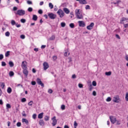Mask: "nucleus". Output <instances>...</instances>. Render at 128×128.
<instances>
[{"label": "nucleus", "instance_id": "1", "mask_svg": "<svg viewBox=\"0 0 128 128\" xmlns=\"http://www.w3.org/2000/svg\"><path fill=\"white\" fill-rule=\"evenodd\" d=\"M120 24H124V28H128V18H123L120 20Z\"/></svg>", "mask_w": 128, "mask_h": 128}, {"label": "nucleus", "instance_id": "2", "mask_svg": "<svg viewBox=\"0 0 128 128\" xmlns=\"http://www.w3.org/2000/svg\"><path fill=\"white\" fill-rule=\"evenodd\" d=\"M75 12L77 18H78L79 20H82V18H84L82 14H80V9H76L75 10Z\"/></svg>", "mask_w": 128, "mask_h": 128}, {"label": "nucleus", "instance_id": "3", "mask_svg": "<svg viewBox=\"0 0 128 128\" xmlns=\"http://www.w3.org/2000/svg\"><path fill=\"white\" fill-rule=\"evenodd\" d=\"M57 14L60 16V18H61L64 16V12L61 9H60L57 12Z\"/></svg>", "mask_w": 128, "mask_h": 128}, {"label": "nucleus", "instance_id": "4", "mask_svg": "<svg viewBox=\"0 0 128 128\" xmlns=\"http://www.w3.org/2000/svg\"><path fill=\"white\" fill-rule=\"evenodd\" d=\"M112 101L114 102L118 103L120 102V98L118 96H116L113 98Z\"/></svg>", "mask_w": 128, "mask_h": 128}, {"label": "nucleus", "instance_id": "5", "mask_svg": "<svg viewBox=\"0 0 128 128\" xmlns=\"http://www.w3.org/2000/svg\"><path fill=\"white\" fill-rule=\"evenodd\" d=\"M17 14H18V16H24V14H26V11L22 10H18L17 11Z\"/></svg>", "mask_w": 128, "mask_h": 128}, {"label": "nucleus", "instance_id": "6", "mask_svg": "<svg viewBox=\"0 0 128 128\" xmlns=\"http://www.w3.org/2000/svg\"><path fill=\"white\" fill-rule=\"evenodd\" d=\"M36 82L38 84L41 86L42 88L44 87V83H42V80L40 78H37Z\"/></svg>", "mask_w": 128, "mask_h": 128}, {"label": "nucleus", "instance_id": "7", "mask_svg": "<svg viewBox=\"0 0 128 128\" xmlns=\"http://www.w3.org/2000/svg\"><path fill=\"white\" fill-rule=\"evenodd\" d=\"M110 118L112 124H116V117L114 116H110Z\"/></svg>", "mask_w": 128, "mask_h": 128}, {"label": "nucleus", "instance_id": "8", "mask_svg": "<svg viewBox=\"0 0 128 128\" xmlns=\"http://www.w3.org/2000/svg\"><path fill=\"white\" fill-rule=\"evenodd\" d=\"M44 70H46L48 68H50V66L48 65V63L46 62H44L43 64Z\"/></svg>", "mask_w": 128, "mask_h": 128}, {"label": "nucleus", "instance_id": "9", "mask_svg": "<svg viewBox=\"0 0 128 128\" xmlns=\"http://www.w3.org/2000/svg\"><path fill=\"white\" fill-rule=\"evenodd\" d=\"M52 120V125L54 126L58 124V120L56 118V116H54Z\"/></svg>", "mask_w": 128, "mask_h": 128}, {"label": "nucleus", "instance_id": "10", "mask_svg": "<svg viewBox=\"0 0 128 128\" xmlns=\"http://www.w3.org/2000/svg\"><path fill=\"white\" fill-rule=\"evenodd\" d=\"M48 16H49V18H51V20H54V18H56V15L52 13H50L48 14Z\"/></svg>", "mask_w": 128, "mask_h": 128}, {"label": "nucleus", "instance_id": "11", "mask_svg": "<svg viewBox=\"0 0 128 128\" xmlns=\"http://www.w3.org/2000/svg\"><path fill=\"white\" fill-rule=\"evenodd\" d=\"M27 66H28V62H26L23 61L22 62V67L23 68V70L26 69V68H28Z\"/></svg>", "mask_w": 128, "mask_h": 128}, {"label": "nucleus", "instance_id": "12", "mask_svg": "<svg viewBox=\"0 0 128 128\" xmlns=\"http://www.w3.org/2000/svg\"><path fill=\"white\" fill-rule=\"evenodd\" d=\"M78 24H79V26L81 28H84L86 26V23L84 21H78Z\"/></svg>", "mask_w": 128, "mask_h": 128}, {"label": "nucleus", "instance_id": "13", "mask_svg": "<svg viewBox=\"0 0 128 128\" xmlns=\"http://www.w3.org/2000/svg\"><path fill=\"white\" fill-rule=\"evenodd\" d=\"M94 22L90 23V24L89 26H87L86 27L87 30H92L94 28Z\"/></svg>", "mask_w": 128, "mask_h": 128}, {"label": "nucleus", "instance_id": "14", "mask_svg": "<svg viewBox=\"0 0 128 128\" xmlns=\"http://www.w3.org/2000/svg\"><path fill=\"white\" fill-rule=\"evenodd\" d=\"M23 74H24L26 78H28V70L27 68L23 70Z\"/></svg>", "mask_w": 128, "mask_h": 128}, {"label": "nucleus", "instance_id": "15", "mask_svg": "<svg viewBox=\"0 0 128 128\" xmlns=\"http://www.w3.org/2000/svg\"><path fill=\"white\" fill-rule=\"evenodd\" d=\"M77 2H79L81 4H88V2L86 0H76Z\"/></svg>", "mask_w": 128, "mask_h": 128}, {"label": "nucleus", "instance_id": "16", "mask_svg": "<svg viewBox=\"0 0 128 128\" xmlns=\"http://www.w3.org/2000/svg\"><path fill=\"white\" fill-rule=\"evenodd\" d=\"M39 124L42 126H44V120H40L39 122Z\"/></svg>", "mask_w": 128, "mask_h": 128}, {"label": "nucleus", "instance_id": "17", "mask_svg": "<svg viewBox=\"0 0 128 128\" xmlns=\"http://www.w3.org/2000/svg\"><path fill=\"white\" fill-rule=\"evenodd\" d=\"M56 40V36L54 35L52 36L48 39L49 40Z\"/></svg>", "mask_w": 128, "mask_h": 128}, {"label": "nucleus", "instance_id": "18", "mask_svg": "<svg viewBox=\"0 0 128 128\" xmlns=\"http://www.w3.org/2000/svg\"><path fill=\"white\" fill-rule=\"evenodd\" d=\"M22 122H25V124H28V120H26V118L22 119Z\"/></svg>", "mask_w": 128, "mask_h": 128}, {"label": "nucleus", "instance_id": "19", "mask_svg": "<svg viewBox=\"0 0 128 128\" xmlns=\"http://www.w3.org/2000/svg\"><path fill=\"white\" fill-rule=\"evenodd\" d=\"M64 12H66V14H70V10H68V8H64Z\"/></svg>", "mask_w": 128, "mask_h": 128}, {"label": "nucleus", "instance_id": "20", "mask_svg": "<svg viewBox=\"0 0 128 128\" xmlns=\"http://www.w3.org/2000/svg\"><path fill=\"white\" fill-rule=\"evenodd\" d=\"M44 116V112H42L38 115V118H42Z\"/></svg>", "mask_w": 128, "mask_h": 128}, {"label": "nucleus", "instance_id": "21", "mask_svg": "<svg viewBox=\"0 0 128 128\" xmlns=\"http://www.w3.org/2000/svg\"><path fill=\"white\" fill-rule=\"evenodd\" d=\"M33 20H38V16L36 15H33L32 17Z\"/></svg>", "mask_w": 128, "mask_h": 128}, {"label": "nucleus", "instance_id": "22", "mask_svg": "<svg viewBox=\"0 0 128 128\" xmlns=\"http://www.w3.org/2000/svg\"><path fill=\"white\" fill-rule=\"evenodd\" d=\"M9 76H14V72L10 71L9 72Z\"/></svg>", "mask_w": 128, "mask_h": 128}, {"label": "nucleus", "instance_id": "23", "mask_svg": "<svg viewBox=\"0 0 128 128\" xmlns=\"http://www.w3.org/2000/svg\"><path fill=\"white\" fill-rule=\"evenodd\" d=\"M105 74L108 76H112V72H106Z\"/></svg>", "mask_w": 128, "mask_h": 128}, {"label": "nucleus", "instance_id": "24", "mask_svg": "<svg viewBox=\"0 0 128 128\" xmlns=\"http://www.w3.org/2000/svg\"><path fill=\"white\" fill-rule=\"evenodd\" d=\"M12 88H10V87H8V88L7 92L8 94H10L12 92Z\"/></svg>", "mask_w": 128, "mask_h": 128}, {"label": "nucleus", "instance_id": "25", "mask_svg": "<svg viewBox=\"0 0 128 128\" xmlns=\"http://www.w3.org/2000/svg\"><path fill=\"white\" fill-rule=\"evenodd\" d=\"M9 66H10V68H12V66H14V62H12V61H10L9 62Z\"/></svg>", "mask_w": 128, "mask_h": 128}, {"label": "nucleus", "instance_id": "26", "mask_svg": "<svg viewBox=\"0 0 128 128\" xmlns=\"http://www.w3.org/2000/svg\"><path fill=\"white\" fill-rule=\"evenodd\" d=\"M61 110H66V106H64V104L61 106Z\"/></svg>", "mask_w": 128, "mask_h": 128}, {"label": "nucleus", "instance_id": "27", "mask_svg": "<svg viewBox=\"0 0 128 128\" xmlns=\"http://www.w3.org/2000/svg\"><path fill=\"white\" fill-rule=\"evenodd\" d=\"M70 26L71 28H74V23H71L70 24Z\"/></svg>", "mask_w": 128, "mask_h": 128}, {"label": "nucleus", "instance_id": "28", "mask_svg": "<svg viewBox=\"0 0 128 128\" xmlns=\"http://www.w3.org/2000/svg\"><path fill=\"white\" fill-rule=\"evenodd\" d=\"M10 51H8L6 54H5V56H6V58H8V56H10Z\"/></svg>", "mask_w": 128, "mask_h": 128}, {"label": "nucleus", "instance_id": "29", "mask_svg": "<svg viewBox=\"0 0 128 128\" xmlns=\"http://www.w3.org/2000/svg\"><path fill=\"white\" fill-rule=\"evenodd\" d=\"M49 7L52 10V8H54V5H52V3H49Z\"/></svg>", "mask_w": 128, "mask_h": 128}, {"label": "nucleus", "instance_id": "30", "mask_svg": "<svg viewBox=\"0 0 128 128\" xmlns=\"http://www.w3.org/2000/svg\"><path fill=\"white\" fill-rule=\"evenodd\" d=\"M50 120V117L48 116H46L44 117V120L46 121V122H48V120Z\"/></svg>", "mask_w": 128, "mask_h": 128}, {"label": "nucleus", "instance_id": "31", "mask_svg": "<svg viewBox=\"0 0 128 128\" xmlns=\"http://www.w3.org/2000/svg\"><path fill=\"white\" fill-rule=\"evenodd\" d=\"M92 84L94 86H96V81H93Z\"/></svg>", "mask_w": 128, "mask_h": 128}, {"label": "nucleus", "instance_id": "32", "mask_svg": "<svg viewBox=\"0 0 128 128\" xmlns=\"http://www.w3.org/2000/svg\"><path fill=\"white\" fill-rule=\"evenodd\" d=\"M10 34L8 32H6L5 33V35H6V36H10Z\"/></svg>", "mask_w": 128, "mask_h": 128}, {"label": "nucleus", "instance_id": "33", "mask_svg": "<svg viewBox=\"0 0 128 128\" xmlns=\"http://www.w3.org/2000/svg\"><path fill=\"white\" fill-rule=\"evenodd\" d=\"M61 26L62 28H64V26H66V24L64 22H61Z\"/></svg>", "mask_w": 128, "mask_h": 128}, {"label": "nucleus", "instance_id": "34", "mask_svg": "<svg viewBox=\"0 0 128 128\" xmlns=\"http://www.w3.org/2000/svg\"><path fill=\"white\" fill-rule=\"evenodd\" d=\"M2 66H6V62H2Z\"/></svg>", "mask_w": 128, "mask_h": 128}, {"label": "nucleus", "instance_id": "35", "mask_svg": "<svg viewBox=\"0 0 128 128\" xmlns=\"http://www.w3.org/2000/svg\"><path fill=\"white\" fill-rule=\"evenodd\" d=\"M106 100L107 102H110L112 100V98L110 97H108L106 99Z\"/></svg>", "mask_w": 128, "mask_h": 128}, {"label": "nucleus", "instance_id": "36", "mask_svg": "<svg viewBox=\"0 0 128 128\" xmlns=\"http://www.w3.org/2000/svg\"><path fill=\"white\" fill-rule=\"evenodd\" d=\"M21 101L22 102H26V98H22Z\"/></svg>", "mask_w": 128, "mask_h": 128}, {"label": "nucleus", "instance_id": "37", "mask_svg": "<svg viewBox=\"0 0 128 128\" xmlns=\"http://www.w3.org/2000/svg\"><path fill=\"white\" fill-rule=\"evenodd\" d=\"M20 38H22V40H24V38H26V36H24V34H22L20 36Z\"/></svg>", "mask_w": 128, "mask_h": 128}, {"label": "nucleus", "instance_id": "38", "mask_svg": "<svg viewBox=\"0 0 128 128\" xmlns=\"http://www.w3.org/2000/svg\"><path fill=\"white\" fill-rule=\"evenodd\" d=\"M126 102H128V92L126 93Z\"/></svg>", "mask_w": 128, "mask_h": 128}, {"label": "nucleus", "instance_id": "39", "mask_svg": "<svg viewBox=\"0 0 128 128\" xmlns=\"http://www.w3.org/2000/svg\"><path fill=\"white\" fill-rule=\"evenodd\" d=\"M20 22L22 24H24V22H26V19L22 18L20 20Z\"/></svg>", "mask_w": 128, "mask_h": 128}, {"label": "nucleus", "instance_id": "40", "mask_svg": "<svg viewBox=\"0 0 128 128\" xmlns=\"http://www.w3.org/2000/svg\"><path fill=\"white\" fill-rule=\"evenodd\" d=\"M6 106L7 108H12L10 104H6Z\"/></svg>", "mask_w": 128, "mask_h": 128}, {"label": "nucleus", "instance_id": "41", "mask_svg": "<svg viewBox=\"0 0 128 128\" xmlns=\"http://www.w3.org/2000/svg\"><path fill=\"white\" fill-rule=\"evenodd\" d=\"M11 24H12V26H14V24H16V22L14 20H12Z\"/></svg>", "mask_w": 128, "mask_h": 128}, {"label": "nucleus", "instance_id": "42", "mask_svg": "<svg viewBox=\"0 0 128 128\" xmlns=\"http://www.w3.org/2000/svg\"><path fill=\"white\" fill-rule=\"evenodd\" d=\"M32 102H33L32 100L30 101L28 103V106H32Z\"/></svg>", "mask_w": 128, "mask_h": 128}, {"label": "nucleus", "instance_id": "43", "mask_svg": "<svg viewBox=\"0 0 128 128\" xmlns=\"http://www.w3.org/2000/svg\"><path fill=\"white\" fill-rule=\"evenodd\" d=\"M0 86H1V88H4V82L1 83Z\"/></svg>", "mask_w": 128, "mask_h": 128}, {"label": "nucleus", "instance_id": "44", "mask_svg": "<svg viewBox=\"0 0 128 128\" xmlns=\"http://www.w3.org/2000/svg\"><path fill=\"white\" fill-rule=\"evenodd\" d=\"M28 12H32V8L30 7L29 8H28Z\"/></svg>", "mask_w": 128, "mask_h": 128}, {"label": "nucleus", "instance_id": "45", "mask_svg": "<svg viewBox=\"0 0 128 128\" xmlns=\"http://www.w3.org/2000/svg\"><path fill=\"white\" fill-rule=\"evenodd\" d=\"M90 6L89 5H87L86 6V10H90Z\"/></svg>", "mask_w": 128, "mask_h": 128}, {"label": "nucleus", "instance_id": "46", "mask_svg": "<svg viewBox=\"0 0 128 128\" xmlns=\"http://www.w3.org/2000/svg\"><path fill=\"white\" fill-rule=\"evenodd\" d=\"M84 86L82 84H78V87L80 88H83Z\"/></svg>", "mask_w": 128, "mask_h": 128}, {"label": "nucleus", "instance_id": "47", "mask_svg": "<svg viewBox=\"0 0 128 128\" xmlns=\"http://www.w3.org/2000/svg\"><path fill=\"white\" fill-rule=\"evenodd\" d=\"M32 86H36V82L35 81H32L31 82Z\"/></svg>", "mask_w": 128, "mask_h": 128}, {"label": "nucleus", "instance_id": "48", "mask_svg": "<svg viewBox=\"0 0 128 128\" xmlns=\"http://www.w3.org/2000/svg\"><path fill=\"white\" fill-rule=\"evenodd\" d=\"M27 4H32V2L30 0H28Z\"/></svg>", "mask_w": 128, "mask_h": 128}, {"label": "nucleus", "instance_id": "49", "mask_svg": "<svg viewBox=\"0 0 128 128\" xmlns=\"http://www.w3.org/2000/svg\"><path fill=\"white\" fill-rule=\"evenodd\" d=\"M16 126H22V123H20V122H18L17 124H16Z\"/></svg>", "mask_w": 128, "mask_h": 128}, {"label": "nucleus", "instance_id": "50", "mask_svg": "<svg viewBox=\"0 0 128 128\" xmlns=\"http://www.w3.org/2000/svg\"><path fill=\"white\" fill-rule=\"evenodd\" d=\"M92 88H93L92 85L90 84V89H89L90 92H92Z\"/></svg>", "mask_w": 128, "mask_h": 128}, {"label": "nucleus", "instance_id": "51", "mask_svg": "<svg viewBox=\"0 0 128 128\" xmlns=\"http://www.w3.org/2000/svg\"><path fill=\"white\" fill-rule=\"evenodd\" d=\"M92 95L94 96H96V91H93Z\"/></svg>", "mask_w": 128, "mask_h": 128}, {"label": "nucleus", "instance_id": "52", "mask_svg": "<svg viewBox=\"0 0 128 128\" xmlns=\"http://www.w3.org/2000/svg\"><path fill=\"white\" fill-rule=\"evenodd\" d=\"M116 38H118V40H120V36H118V34H116Z\"/></svg>", "mask_w": 128, "mask_h": 128}, {"label": "nucleus", "instance_id": "53", "mask_svg": "<svg viewBox=\"0 0 128 128\" xmlns=\"http://www.w3.org/2000/svg\"><path fill=\"white\" fill-rule=\"evenodd\" d=\"M74 128H76V126H78V123H76V121L74 122Z\"/></svg>", "mask_w": 128, "mask_h": 128}, {"label": "nucleus", "instance_id": "54", "mask_svg": "<svg viewBox=\"0 0 128 128\" xmlns=\"http://www.w3.org/2000/svg\"><path fill=\"white\" fill-rule=\"evenodd\" d=\"M38 14H42V10H40L38 11Z\"/></svg>", "mask_w": 128, "mask_h": 128}, {"label": "nucleus", "instance_id": "55", "mask_svg": "<svg viewBox=\"0 0 128 128\" xmlns=\"http://www.w3.org/2000/svg\"><path fill=\"white\" fill-rule=\"evenodd\" d=\"M48 92H49V94H52V89H50L48 90Z\"/></svg>", "mask_w": 128, "mask_h": 128}, {"label": "nucleus", "instance_id": "56", "mask_svg": "<svg viewBox=\"0 0 128 128\" xmlns=\"http://www.w3.org/2000/svg\"><path fill=\"white\" fill-rule=\"evenodd\" d=\"M4 58V55L2 54H0V60H2Z\"/></svg>", "mask_w": 128, "mask_h": 128}, {"label": "nucleus", "instance_id": "57", "mask_svg": "<svg viewBox=\"0 0 128 128\" xmlns=\"http://www.w3.org/2000/svg\"><path fill=\"white\" fill-rule=\"evenodd\" d=\"M33 118L35 119L36 118V114H34L32 116Z\"/></svg>", "mask_w": 128, "mask_h": 128}, {"label": "nucleus", "instance_id": "58", "mask_svg": "<svg viewBox=\"0 0 128 128\" xmlns=\"http://www.w3.org/2000/svg\"><path fill=\"white\" fill-rule=\"evenodd\" d=\"M76 78V74H73L72 76V78Z\"/></svg>", "mask_w": 128, "mask_h": 128}, {"label": "nucleus", "instance_id": "59", "mask_svg": "<svg viewBox=\"0 0 128 128\" xmlns=\"http://www.w3.org/2000/svg\"><path fill=\"white\" fill-rule=\"evenodd\" d=\"M116 124H120V122L119 120H116Z\"/></svg>", "mask_w": 128, "mask_h": 128}, {"label": "nucleus", "instance_id": "60", "mask_svg": "<svg viewBox=\"0 0 128 128\" xmlns=\"http://www.w3.org/2000/svg\"><path fill=\"white\" fill-rule=\"evenodd\" d=\"M22 116H26V114H24V112H23V113H22Z\"/></svg>", "mask_w": 128, "mask_h": 128}, {"label": "nucleus", "instance_id": "61", "mask_svg": "<svg viewBox=\"0 0 128 128\" xmlns=\"http://www.w3.org/2000/svg\"><path fill=\"white\" fill-rule=\"evenodd\" d=\"M0 104H4V102H2V100H0Z\"/></svg>", "mask_w": 128, "mask_h": 128}, {"label": "nucleus", "instance_id": "62", "mask_svg": "<svg viewBox=\"0 0 128 128\" xmlns=\"http://www.w3.org/2000/svg\"><path fill=\"white\" fill-rule=\"evenodd\" d=\"M56 58H57L56 56H53V60H56Z\"/></svg>", "mask_w": 128, "mask_h": 128}, {"label": "nucleus", "instance_id": "63", "mask_svg": "<svg viewBox=\"0 0 128 128\" xmlns=\"http://www.w3.org/2000/svg\"><path fill=\"white\" fill-rule=\"evenodd\" d=\"M34 52H38V48H34Z\"/></svg>", "mask_w": 128, "mask_h": 128}, {"label": "nucleus", "instance_id": "64", "mask_svg": "<svg viewBox=\"0 0 128 128\" xmlns=\"http://www.w3.org/2000/svg\"><path fill=\"white\" fill-rule=\"evenodd\" d=\"M46 48V45H42L41 46V48Z\"/></svg>", "mask_w": 128, "mask_h": 128}]
</instances>
